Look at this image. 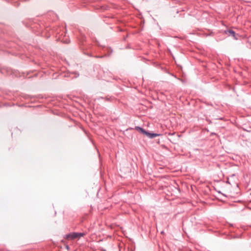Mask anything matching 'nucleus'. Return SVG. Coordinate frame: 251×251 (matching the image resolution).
Segmentation results:
<instances>
[{
    "label": "nucleus",
    "mask_w": 251,
    "mask_h": 251,
    "mask_svg": "<svg viewBox=\"0 0 251 251\" xmlns=\"http://www.w3.org/2000/svg\"><path fill=\"white\" fill-rule=\"evenodd\" d=\"M225 32L226 34L228 35V36H231L236 40L237 39V38L236 37V33L235 32L231 29H228L225 31Z\"/></svg>",
    "instance_id": "f257e3e1"
},
{
    "label": "nucleus",
    "mask_w": 251,
    "mask_h": 251,
    "mask_svg": "<svg viewBox=\"0 0 251 251\" xmlns=\"http://www.w3.org/2000/svg\"><path fill=\"white\" fill-rule=\"evenodd\" d=\"M77 238V233L75 232H73L71 233L70 234L66 235L65 236V238L66 239H74Z\"/></svg>",
    "instance_id": "f03ea898"
},
{
    "label": "nucleus",
    "mask_w": 251,
    "mask_h": 251,
    "mask_svg": "<svg viewBox=\"0 0 251 251\" xmlns=\"http://www.w3.org/2000/svg\"><path fill=\"white\" fill-rule=\"evenodd\" d=\"M145 135L150 139H152L160 135V134L151 133L149 131H147V133Z\"/></svg>",
    "instance_id": "7ed1b4c3"
},
{
    "label": "nucleus",
    "mask_w": 251,
    "mask_h": 251,
    "mask_svg": "<svg viewBox=\"0 0 251 251\" xmlns=\"http://www.w3.org/2000/svg\"><path fill=\"white\" fill-rule=\"evenodd\" d=\"M135 129L138 131H139V132H141L143 134L145 135L146 133H147V131L145 130L144 128H143L142 127H141L140 126H135Z\"/></svg>",
    "instance_id": "20e7f679"
},
{
    "label": "nucleus",
    "mask_w": 251,
    "mask_h": 251,
    "mask_svg": "<svg viewBox=\"0 0 251 251\" xmlns=\"http://www.w3.org/2000/svg\"><path fill=\"white\" fill-rule=\"evenodd\" d=\"M77 238H80V237H82L85 235L84 233H77Z\"/></svg>",
    "instance_id": "39448f33"
},
{
    "label": "nucleus",
    "mask_w": 251,
    "mask_h": 251,
    "mask_svg": "<svg viewBox=\"0 0 251 251\" xmlns=\"http://www.w3.org/2000/svg\"><path fill=\"white\" fill-rule=\"evenodd\" d=\"M62 42L64 43L68 44L70 42V40L67 38L62 39Z\"/></svg>",
    "instance_id": "423d86ee"
},
{
    "label": "nucleus",
    "mask_w": 251,
    "mask_h": 251,
    "mask_svg": "<svg viewBox=\"0 0 251 251\" xmlns=\"http://www.w3.org/2000/svg\"><path fill=\"white\" fill-rule=\"evenodd\" d=\"M213 33L212 32V31H210L209 32V33L208 34H207V33H205V36H213Z\"/></svg>",
    "instance_id": "0eeeda50"
},
{
    "label": "nucleus",
    "mask_w": 251,
    "mask_h": 251,
    "mask_svg": "<svg viewBox=\"0 0 251 251\" xmlns=\"http://www.w3.org/2000/svg\"><path fill=\"white\" fill-rule=\"evenodd\" d=\"M75 77H77L79 76V74L77 73H75Z\"/></svg>",
    "instance_id": "6e6552de"
}]
</instances>
